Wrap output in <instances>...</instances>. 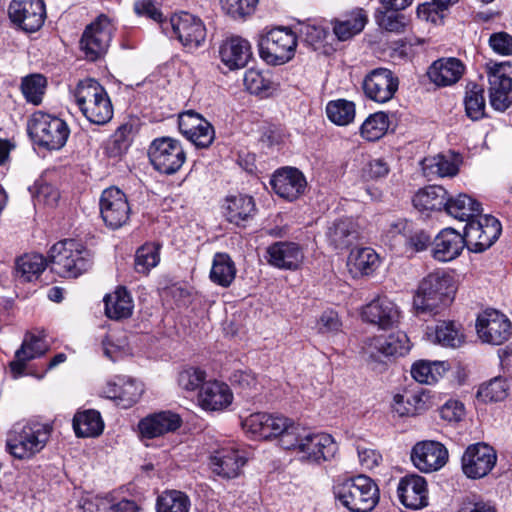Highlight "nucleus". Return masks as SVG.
Masks as SVG:
<instances>
[{
  "mask_svg": "<svg viewBox=\"0 0 512 512\" xmlns=\"http://www.w3.org/2000/svg\"><path fill=\"white\" fill-rule=\"evenodd\" d=\"M368 21V15L362 8H356L341 19L333 22V32L340 41H346L359 34Z\"/></svg>",
  "mask_w": 512,
  "mask_h": 512,
  "instance_id": "obj_38",
  "label": "nucleus"
},
{
  "mask_svg": "<svg viewBox=\"0 0 512 512\" xmlns=\"http://www.w3.org/2000/svg\"><path fill=\"white\" fill-rule=\"evenodd\" d=\"M51 433L46 423H16L7 433L6 450L15 459L31 460L46 447Z\"/></svg>",
  "mask_w": 512,
  "mask_h": 512,
  "instance_id": "obj_1",
  "label": "nucleus"
},
{
  "mask_svg": "<svg viewBox=\"0 0 512 512\" xmlns=\"http://www.w3.org/2000/svg\"><path fill=\"white\" fill-rule=\"evenodd\" d=\"M452 278L443 272L427 275L420 282L413 297V308L418 317L434 316L452 300Z\"/></svg>",
  "mask_w": 512,
  "mask_h": 512,
  "instance_id": "obj_2",
  "label": "nucleus"
},
{
  "mask_svg": "<svg viewBox=\"0 0 512 512\" xmlns=\"http://www.w3.org/2000/svg\"><path fill=\"white\" fill-rule=\"evenodd\" d=\"M476 331L482 342L501 345L511 338L512 323L502 312L495 309H486L477 317Z\"/></svg>",
  "mask_w": 512,
  "mask_h": 512,
  "instance_id": "obj_14",
  "label": "nucleus"
},
{
  "mask_svg": "<svg viewBox=\"0 0 512 512\" xmlns=\"http://www.w3.org/2000/svg\"><path fill=\"white\" fill-rule=\"evenodd\" d=\"M221 9L230 18L245 21L256 10L259 0H219Z\"/></svg>",
  "mask_w": 512,
  "mask_h": 512,
  "instance_id": "obj_56",
  "label": "nucleus"
},
{
  "mask_svg": "<svg viewBox=\"0 0 512 512\" xmlns=\"http://www.w3.org/2000/svg\"><path fill=\"white\" fill-rule=\"evenodd\" d=\"M405 244L412 252H421L431 245V236L428 232L420 229L405 235Z\"/></svg>",
  "mask_w": 512,
  "mask_h": 512,
  "instance_id": "obj_62",
  "label": "nucleus"
},
{
  "mask_svg": "<svg viewBox=\"0 0 512 512\" xmlns=\"http://www.w3.org/2000/svg\"><path fill=\"white\" fill-rule=\"evenodd\" d=\"M465 72L463 62L455 57L440 58L428 69L429 79L437 86H451L457 83Z\"/></svg>",
  "mask_w": 512,
  "mask_h": 512,
  "instance_id": "obj_34",
  "label": "nucleus"
},
{
  "mask_svg": "<svg viewBox=\"0 0 512 512\" xmlns=\"http://www.w3.org/2000/svg\"><path fill=\"white\" fill-rule=\"evenodd\" d=\"M466 247L464 236L453 228L442 229L432 243V256L440 262H449L459 257Z\"/></svg>",
  "mask_w": 512,
  "mask_h": 512,
  "instance_id": "obj_29",
  "label": "nucleus"
},
{
  "mask_svg": "<svg viewBox=\"0 0 512 512\" xmlns=\"http://www.w3.org/2000/svg\"><path fill=\"white\" fill-rule=\"evenodd\" d=\"M148 156L153 167L160 173H176L186 160L181 143L171 137L156 138L152 141Z\"/></svg>",
  "mask_w": 512,
  "mask_h": 512,
  "instance_id": "obj_11",
  "label": "nucleus"
},
{
  "mask_svg": "<svg viewBox=\"0 0 512 512\" xmlns=\"http://www.w3.org/2000/svg\"><path fill=\"white\" fill-rule=\"evenodd\" d=\"M189 497L180 491L171 490L163 492L157 499V512H189Z\"/></svg>",
  "mask_w": 512,
  "mask_h": 512,
  "instance_id": "obj_52",
  "label": "nucleus"
},
{
  "mask_svg": "<svg viewBox=\"0 0 512 512\" xmlns=\"http://www.w3.org/2000/svg\"><path fill=\"white\" fill-rule=\"evenodd\" d=\"M268 263L282 270H297L304 260L302 247L289 241H279L267 248Z\"/></svg>",
  "mask_w": 512,
  "mask_h": 512,
  "instance_id": "obj_27",
  "label": "nucleus"
},
{
  "mask_svg": "<svg viewBox=\"0 0 512 512\" xmlns=\"http://www.w3.org/2000/svg\"><path fill=\"white\" fill-rule=\"evenodd\" d=\"M73 429L78 437H97L104 429V422L96 410H85L75 414Z\"/></svg>",
  "mask_w": 512,
  "mask_h": 512,
  "instance_id": "obj_45",
  "label": "nucleus"
},
{
  "mask_svg": "<svg viewBox=\"0 0 512 512\" xmlns=\"http://www.w3.org/2000/svg\"><path fill=\"white\" fill-rule=\"evenodd\" d=\"M364 353L371 362L382 363L390 356H403L410 350V342L403 332L369 339L364 346Z\"/></svg>",
  "mask_w": 512,
  "mask_h": 512,
  "instance_id": "obj_18",
  "label": "nucleus"
},
{
  "mask_svg": "<svg viewBox=\"0 0 512 512\" xmlns=\"http://www.w3.org/2000/svg\"><path fill=\"white\" fill-rule=\"evenodd\" d=\"M389 128V118L384 112L371 114L361 125V136L368 141H376L383 137Z\"/></svg>",
  "mask_w": 512,
  "mask_h": 512,
  "instance_id": "obj_53",
  "label": "nucleus"
},
{
  "mask_svg": "<svg viewBox=\"0 0 512 512\" xmlns=\"http://www.w3.org/2000/svg\"><path fill=\"white\" fill-rule=\"evenodd\" d=\"M413 465L421 472L431 473L441 469L448 461L446 447L437 441H421L411 451Z\"/></svg>",
  "mask_w": 512,
  "mask_h": 512,
  "instance_id": "obj_20",
  "label": "nucleus"
},
{
  "mask_svg": "<svg viewBox=\"0 0 512 512\" xmlns=\"http://www.w3.org/2000/svg\"><path fill=\"white\" fill-rule=\"evenodd\" d=\"M48 263L40 254L24 255L16 262L17 276L23 282H31L39 277Z\"/></svg>",
  "mask_w": 512,
  "mask_h": 512,
  "instance_id": "obj_47",
  "label": "nucleus"
},
{
  "mask_svg": "<svg viewBox=\"0 0 512 512\" xmlns=\"http://www.w3.org/2000/svg\"><path fill=\"white\" fill-rule=\"evenodd\" d=\"M326 114L331 122L345 126L351 123L355 117V105L345 99L330 101L326 106Z\"/></svg>",
  "mask_w": 512,
  "mask_h": 512,
  "instance_id": "obj_54",
  "label": "nucleus"
},
{
  "mask_svg": "<svg viewBox=\"0 0 512 512\" xmlns=\"http://www.w3.org/2000/svg\"><path fill=\"white\" fill-rule=\"evenodd\" d=\"M466 115L473 121L480 120L485 115L484 89L478 84L467 86L464 98Z\"/></svg>",
  "mask_w": 512,
  "mask_h": 512,
  "instance_id": "obj_50",
  "label": "nucleus"
},
{
  "mask_svg": "<svg viewBox=\"0 0 512 512\" xmlns=\"http://www.w3.org/2000/svg\"><path fill=\"white\" fill-rule=\"evenodd\" d=\"M256 212L253 197L245 194L227 196L223 204V213L230 223L241 225L251 219Z\"/></svg>",
  "mask_w": 512,
  "mask_h": 512,
  "instance_id": "obj_36",
  "label": "nucleus"
},
{
  "mask_svg": "<svg viewBox=\"0 0 512 512\" xmlns=\"http://www.w3.org/2000/svg\"><path fill=\"white\" fill-rule=\"evenodd\" d=\"M361 315L364 321L381 329H389L399 322L400 310L392 300L383 296L364 306Z\"/></svg>",
  "mask_w": 512,
  "mask_h": 512,
  "instance_id": "obj_24",
  "label": "nucleus"
},
{
  "mask_svg": "<svg viewBox=\"0 0 512 512\" xmlns=\"http://www.w3.org/2000/svg\"><path fill=\"white\" fill-rule=\"evenodd\" d=\"M397 493L400 502L407 508L417 510L428 505L427 482L420 475L410 474L401 478Z\"/></svg>",
  "mask_w": 512,
  "mask_h": 512,
  "instance_id": "obj_25",
  "label": "nucleus"
},
{
  "mask_svg": "<svg viewBox=\"0 0 512 512\" xmlns=\"http://www.w3.org/2000/svg\"><path fill=\"white\" fill-rule=\"evenodd\" d=\"M422 169L427 177H452L458 173L457 165L450 158L441 154L425 158L422 161Z\"/></svg>",
  "mask_w": 512,
  "mask_h": 512,
  "instance_id": "obj_51",
  "label": "nucleus"
},
{
  "mask_svg": "<svg viewBox=\"0 0 512 512\" xmlns=\"http://www.w3.org/2000/svg\"><path fill=\"white\" fill-rule=\"evenodd\" d=\"M159 249L160 246L155 243H147L138 248L135 254V270L148 274L160 261Z\"/></svg>",
  "mask_w": 512,
  "mask_h": 512,
  "instance_id": "obj_55",
  "label": "nucleus"
},
{
  "mask_svg": "<svg viewBox=\"0 0 512 512\" xmlns=\"http://www.w3.org/2000/svg\"><path fill=\"white\" fill-rule=\"evenodd\" d=\"M74 97L87 120L104 125L113 117V105L105 88L95 79L86 78L77 84Z\"/></svg>",
  "mask_w": 512,
  "mask_h": 512,
  "instance_id": "obj_5",
  "label": "nucleus"
},
{
  "mask_svg": "<svg viewBox=\"0 0 512 512\" xmlns=\"http://www.w3.org/2000/svg\"><path fill=\"white\" fill-rule=\"evenodd\" d=\"M100 215L110 229L124 226L130 218V206L124 192L119 188L105 189L99 201Z\"/></svg>",
  "mask_w": 512,
  "mask_h": 512,
  "instance_id": "obj_17",
  "label": "nucleus"
},
{
  "mask_svg": "<svg viewBox=\"0 0 512 512\" xmlns=\"http://www.w3.org/2000/svg\"><path fill=\"white\" fill-rule=\"evenodd\" d=\"M178 127L180 133L196 147H208L215 137L213 126L200 114L192 110L179 115Z\"/></svg>",
  "mask_w": 512,
  "mask_h": 512,
  "instance_id": "obj_21",
  "label": "nucleus"
},
{
  "mask_svg": "<svg viewBox=\"0 0 512 512\" xmlns=\"http://www.w3.org/2000/svg\"><path fill=\"white\" fill-rule=\"evenodd\" d=\"M236 266L232 258L223 252H218L212 260L210 280L221 287H229L236 277Z\"/></svg>",
  "mask_w": 512,
  "mask_h": 512,
  "instance_id": "obj_44",
  "label": "nucleus"
},
{
  "mask_svg": "<svg viewBox=\"0 0 512 512\" xmlns=\"http://www.w3.org/2000/svg\"><path fill=\"white\" fill-rule=\"evenodd\" d=\"M379 264V255L368 247L351 251L347 261L349 271L354 277L373 273Z\"/></svg>",
  "mask_w": 512,
  "mask_h": 512,
  "instance_id": "obj_42",
  "label": "nucleus"
},
{
  "mask_svg": "<svg viewBox=\"0 0 512 512\" xmlns=\"http://www.w3.org/2000/svg\"><path fill=\"white\" fill-rule=\"evenodd\" d=\"M233 400V394L229 386L219 381H209L202 384L198 402L208 411H220L227 408Z\"/></svg>",
  "mask_w": 512,
  "mask_h": 512,
  "instance_id": "obj_33",
  "label": "nucleus"
},
{
  "mask_svg": "<svg viewBox=\"0 0 512 512\" xmlns=\"http://www.w3.org/2000/svg\"><path fill=\"white\" fill-rule=\"evenodd\" d=\"M485 70L490 104L497 111H505L512 104V65L509 62L489 61L485 64Z\"/></svg>",
  "mask_w": 512,
  "mask_h": 512,
  "instance_id": "obj_10",
  "label": "nucleus"
},
{
  "mask_svg": "<svg viewBox=\"0 0 512 512\" xmlns=\"http://www.w3.org/2000/svg\"><path fill=\"white\" fill-rule=\"evenodd\" d=\"M451 5L452 4H446L443 6L438 0H431V2H426L418 6L417 16L422 20L436 23L441 18L440 13Z\"/></svg>",
  "mask_w": 512,
  "mask_h": 512,
  "instance_id": "obj_60",
  "label": "nucleus"
},
{
  "mask_svg": "<svg viewBox=\"0 0 512 512\" xmlns=\"http://www.w3.org/2000/svg\"><path fill=\"white\" fill-rule=\"evenodd\" d=\"M47 88V79L42 74L34 73L22 78L20 89L25 100L33 105H40Z\"/></svg>",
  "mask_w": 512,
  "mask_h": 512,
  "instance_id": "obj_48",
  "label": "nucleus"
},
{
  "mask_svg": "<svg viewBox=\"0 0 512 512\" xmlns=\"http://www.w3.org/2000/svg\"><path fill=\"white\" fill-rule=\"evenodd\" d=\"M342 323L338 313L333 310L324 311L318 320V330L323 334L340 331Z\"/></svg>",
  "mask_w": 512,
  "mask_h": 512,
  "instance_id": "obj_63",
  "label": "nucleus"
},
{
  "mask_svg": "<svg viewBox=\"0 0 512 512\" xmlns=\"http://www.w3.org/2000/svg\"><path fill=\"white\" fill-rule=\"evenodd\" d=\"M334 494L351 512H370L379 501L378 486L366 475H358L337 483Z\"/></svg>",
  "mask_w": 512,
  "mask_h": 512,
  "instance_id": "obj_6",
  "label": "nucleus"
},
{
  "mask_svg": "<svg viewBox=\"0 0 512 512\" xmlns=\"http://www.w3.org/2000/svg\"><path fill=\"white\" fill-rule=\"evenodd\" d=\"M398 89V79L392 71L386 68H377L371 71L363 81L365 95L371 100L385 103L392 99Z\"/></svg>",
  "mask_w": 512,
  "mask_h": 512,
  "instance_id": "obj_22",
  "label": "nucleus"
},
{
  "mask_svg": "<svg viewBox=\"0 0 512 512\" xmlns=\"http://www.w3.org/2000/svg\"><path fill=\"white\" fill-rule=\"evenodd\" d=\"M297 47L296 35L286 28H275L264 35L259 42L261 58L272 65L290 61Z\"/></svg>",
  "mask_w": 512,
  "mask_h": 512,
  "instance_id": "obj_9",
  "label": "nucleus"
},
{
  "mask_svg": "<svg viewBox=\"0 0 512 512\" xmlns=\"http://www.w3.org/2000/svg\"><path fill=\"white\" fill-rule=\"evenodd\" d=\"M205 372L198 368H187L179 373L178 384L187 391H194L204 384Z\"/></svg>",
  "mask_w": 512,
  "mask_h": 512,
  "instance_id": "obj_57",
  "label": "nucleus"
},
{
  "mask_svg": "<svg viewBox=\"0 0 512 512\" xmlns=\"http://www.w3.org/2000/svg\"><path fill=\"white\" fill-rule=\"evenodd\" d=\"M489 46L497 54L502 56L512 55V36L507 32H496L489 37Z\"/></svg>",
  "mask_w": 512,
  "mask_h": 512,
  "instance_id": "obj_61",
  "label": "nucleus"
},
{
  "mask_svg": "<svg viewBox=\"0 0 512 512\" xmlns=\"http://www.w3.org/2000/svg\"><path fill=\"white\" fill-rule=\"evenodd\" d=\"M440 417L448 422H460L465 416V406L459 400L450 399L440 408Z\"/></svg>",
  "mask_w": 512,
  "mask_h": 512,
  "instance_id": "obj_59",
  "label": "nucleus"
},
{
  "mask_svg": "<svg viewBox=\"0 0 512 512\" xmlns=\"http://www.w3.org/2000/svg\"><path fill=\"white\" fill-rule=\"evenodd\" d=\"M360 465L363 469L372 470L377 467L382 460V456L374 449L359 445L357 447Z\"/></svg>",
  "mask_w": 512,
  "mask_h": 512,
  "instance_id": "obj_64",
  "label": "nucleus"
},
{
  "mask_svg": "<svg viewBox=\"0 0 512 512\" xmlns=\"http://www.w3.org/2000/svg\"><path fill=\"white\" fill-rule=\"evenodd\" d=\"M429 408V395L423 388L404 389L393 396L392 412L399 417H414Z\"/></svg>",
  "mask_w": 512,
  "mask_h": 512,
  "instance_id": "obj_28",
  "label": "nucleus"
},
{
  "mask_svg": "<svg viewBox=\"0 0 512 512\" xmlns=\"http://www.w3.org/2000/svg\"><path fill=\"white\" fill-rule=\"evenodd\" d=\"M114 26L105 15H100L89 24L80 39V49L88 61H97L103 57L112 40Z\"/></svg>",
  "mask_w": 512,
  "mask_h": 512,
  "instance_id": "obj_12",
  "label": "nucleus"
},
{
  "mask_svg": "<svg viewBox=\"0 0 512 512\" xmlns=\"http://www.w3.org/2000/svg\"><path fill=\"white\" fill-rule=\"evenodd\" d=\"M246 89L252 94H260L270 88V81L258 70L249 69L243 79Z\"/></svg>",
  "mask_w": 512,
  "mask_h": 512,
  "instance_id": "obj_58",
  "label": "nucleus"
},
{
  "mask_svg": "<svg viewBox=\"0 0 512 512\" xmlns=\"http://www.w3.org/2000/svg\"><path fill=\"white\" fill-rule=\"evenodd\" d=\"M449 363L445 361L420 360L411 367L412 377L422 384L436 383L449 370Z\"/></svg>",
  "mask_w": 512,
  "mask_h": 512,
  "instance_id": "obj_46",
  "label": "nucleus"
},
{
  "mask_svg": "<svg viewBox=\"0 0 512 512\" xmlns=\"http://www.w3.org/2000/svg\"><path fill=\"white\" fill-rule=\"evenodd\" d=\"M270 184L278 196L293 201L304 193L307 181L297 168L283 167L274 172Z\"/></svg>",
  "mask_w": 512,
  "mask_h": 512,
  "instance_id": "obj_23",
  "label": "nucleus"
},
{
  "mask_svg": "<svg viewBox=\"0 0 512 512\" xmlns=\"http://www.w3.org/2000/svg\"><path fill=\"white\" fill-rule=\"evenodd\" d=\"M284 449L292 450L302 460L320 463L332 459L338 446L333 437L327 433H314L297 423L292 436L283 440Z\"/></svg>",
  "mask_w": 512,
  "mask_h": 512,
  "instance_id": "obj_3",
  "label": "nucleus"
},
{
  "mask_svg": "<svg viewBox=\"0 0 512 512\" xmlns=\"http://www.w3.org/2000/svg\"><path fill=\"white\" fill-rule=\"evenodd\" d=\"M52 272L64 278H76L92 264L90 251L73 239L54 244L48 255Z\"/></svg>",
  "mask_w": 512,
  "mask_h": 512,
  "instance_id": "obj_4",
  "label": "nucleus"
},
{
  "mask_svg": "<svg viewBox=\"0 0 512 512\" xmlns=\"http://www.w3.org/2000/svg\"><path fill=\"white\" fill-rule=\"evenodd\" d=\"M105 314L113 320L128 318L133 312V300L124 287H118L113 293L104 298Z\"/></svg>",
  "mask_w": 512,
  "mask_h": 512,
  "instance_id": "obj_40",
  "label": "nucleus"
},
{
  "mask_svg": "<svg viewBox=\"0 0 512 512\" xmlns=\"http://www.w3.org/2000/svg\"><path fill=\"white\" fill-rule=\"evenodd\" d=\"M47 350L44 341L32 334H27L21 347L15 353V359L10 363V368L16 376L23 374L26 363L40 357Z\"/></svg>",
  "mask_w": 512,
  "mask_h": 512,
  "instance_id": "obj_37",
  "label": "nucleus"
},
{
  "mask_svg": "<svg viewBox=\"0 0 512 512\" xmlns=\"http://www.w3.org/2000/svg\"><path fill=\"white\" fill-rule=\"evenodd\" d=\"M501 224L492 215L479 214L469 221L464 229V239L468 250L480 253L488 249L499 237Z\"/></svg>",
  "mask_w": 512,
  "mask_h": 512,
  "instance_id": "obj_13",
  "label": "nucleus"
},
{
  "mask_svg": "<svg viewBox=\"0 0 512 512\" xmlns=\"http://www.w3.org/2000/svg\"><path fill=\"white\" fill-rule=\"evenodd\" d=\"M8 15L22 30L35 32L44 23L45 4L42 0H12L8 7Z\"/></svg>",
  "mask_w": 512,
  "mask_h": 512,
  "instance_id": "obj_19",
  "label": "nucleus"
},
{
  "mask_svg": "<svg viewBox=\"0 0 512 512\" xmlns=\"http://www.w3.org/2000/svg\"><path fill=\"white\" fill-rule=\"evenodd\" d=\"M510 385L505 378L495 377L480 385L476 397L483 403L500 402L509 395Z\"/></svg>",
  "mask_w": 512,
  "mask_h": 512,
  "instance_id": "obj_49",
  "label": "nucleus"
},
{
  "mask_svg": "<svg viewBox=\"0 0 512 512\" xmlns=\"http://www.w3.org/2000/svg\"><path fill=\"white\" fill-rule=\"evenodd\" d=\"M162 28L165 31L171 28L182 45L189 48L199 47L206 38V28L202 20L187 12L174 14L169 21L162 23Z\"/></svg>",
  "mask_w": 512,
  "mask_h": 512,
  "instance_id": "obj_15",
  "label": "nucleus"
},
{
  "mask_svg": "<svg viewBox=\"0 0 512 512\" xmlns=\"http://www.w3.org/2000/svg\"><path fill=\"white\" fill-rule=\"evenodd\" d=\"M297 423L277 413L257 412L249 415L242 423L243 429L253 438L269 440L276 438L284 449V438L292 436Z\"/></svg>",
  "mask_w": 512,
  "mask_h": 512,
  "instance_id": "obj_8",
  "label": "nucleus"
},
{
  "mask_svg": "<svg viewBox=\"0 0 512 512\" xmlns=\"http://www.w3.org/2000/svg\"><path fill=\"white\" fill-rule=\"evenodd\" d=\"M448 192L440 185H428L413 197V205L420 211H440L445 208Z\"/></svg>",
  "mask_w": 512,
  "mask_h": 512,
  "instance_id": "obj_41",
  "label": "nucleus"
},
{
  "mask_svg": "<svg viewBox=\"0 0 512 512\" xmlns=\"http://www.w3.org/2000/svg\"><path fill=\"white\" fill-rule=\"evenodd\" d=\"M359 225L352 218L338 219L331 223L326 231L329 245L336 250L351 246L359 238Z\"/></svg>",
  "mask_w": 512,
  "mask_h": 512,
  "instance_id": "obj_35",
  "label": "nucleus"
},
{
  "mask_svg": "<svg viewBox=\"0 0 512 512\" xmlns=\"http://www.w3.org/2000/svg\"><path fill=\"white\" fill-rule=\"evenodd\" d=\"M181 418L170 411L154 413L141 419L138 429L143 438H156L174 432L181 426Z\"/></svg>",
  "mask_w": 512,
  "mask_h": 512,
  "instance_id": "obj_30",
  "label": "nucleus"
},
{
  "mask_svg": "<svg viewBox=\"0 0 512 512\" xmlns=\"http://www.w3.org/2000/svg\"><path fill=\"white\" fill-rule=\"evenodd\" d=\"M497 462V453L486 443L478 442L469 445L463 453L461 466L463 473L470 479L487 476Z\"/></svg>",
  "mask_w": 512,
  "mask_h": 512,
  "instance_id": "obj_16",
  "label": "nucleus"
},
{
  "mask_svg": "<svg viewBox=\"0 0 512 512\" xmlns=\"http://www.w3.org/2000/svg\"><path fill=\"white\" fill-rule=\"evenodd\" d=\"M142 393V383L127 376H116L105 389L106 397L118 401V405L123 408L134 405Z\"/></svg>",
  "mask_w": 512,
  "mask_h": 512,
  "instance_id": "obj_31",
  "label": "nucleus"
},
{
  "mask_svg": "<svg viewBox=\"0 0 512 512\" xmlns=\"http://www.w3.org/2000/svg\"><path fill=\"white\" fill-rule=\"evenodd\" d=\"M28 133L38 146L59 150L66 144L70 130L61 118L37 111L28 121Z\"/></svg>",
  "mask_w": 512,
  "mask_h": 512,
  "instance_id": "obj_7",
  "label": "nucleus"
},
{
  "mask_svg": "<svg viewBox=\"0 0 512 512\" xmlns=\"http://www.w3.org/2000/svg\"><path fill=\"white\" fill-rule=\"evenodd\" d=\"M245 462V458L238 450L225 447L211 455L210 468L215 475L223 479H233L239 476Z\"/></svg>",
  "mask_w": 512,
  "mask_h": 512,
  "instance_id": "obj_32",
  "label": "nucleus"
},
{
  "mask_svg": "<svg viewBox=\"0 0 512 512\" xmlns=\"http://www.w3.org/2000/svg\"><path fill=\"white\" fill-rule=\"evenodd\" d=\"M252 55L249 41L240 36L227 37L219 46L220 60L229 70L244 68Z\"/></svg>",
  "mask_w": 512,
  "mask_h": 512,
  "instance_id": "obj_26",
  "label": "nucleus"
},
{
  "mask_svg": "<svg viewBox=\"0 0 512 512\" xmlns=\"http://www.w3.org/2000/svg\"><path fill=\"white\" fill-rule=\"evenodd\" d=\"M445 211L459 221L467 223L481 214V204L467 194L461 193L455 197H447Z\"/></svg>",
  "mask_w": 512,
  "mask_h": 512,
  "instance_id": "obj_39",
  "label": "nucleus"
},
{
  "mask_svg": "<svg viewBox=\"0 0 512 512\" xmlns=\"http://www.w3.org/2000/svg\"><path fill=\"white\" fill-rule=\"evenodd\" d=\"M427 336L431 342L448 348H457L464 342L461 326L453 321L439 322Z\"/></svg>",
  "mask_w": 512,
  "mask_h": 512,
  "instance_id": "obj_43",
  "label": "nucleus"
}]
</instances>
